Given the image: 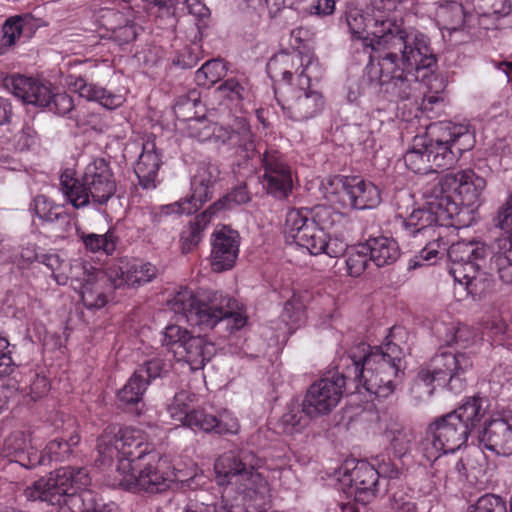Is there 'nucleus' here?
Instances as JSON below:
<instances>
[{
	"label": "nucleus",
	"mask_w": 512,
	"mask_h": 512,
	"mask_svg": "<svg viewBox=\"0 0 512 512\" xmlns=\"http://www.w3.org/2000/svg\"><path fill=\"white\" fill-rule=\"evenodd\" d=\"M68 85L69 88L73 92L78 93L80 97L88 101L97 102L106 109H115L120 107L124 102L122 95L108 91L106 88L95 83H88L81 77L71 79Z\"/></svg>",
	"instance_id": "nucleus-29"
},
{
	"label": "nucleus",
	"mask_w": 512,
	"mask_h": 512,
	"mask_svg": "<svg viewBox=\"0 0 512 512\" xmlns=\"http://www.w3.org/2000/svg\"><path fill=\"white\" fill-rule=\"evenodd\" d=\"M2 453L10 461L19 463L27 469L43 465L30 432L14 431L4 441Z\"/></svg>",
	"instance_id": "nucleus-26"
},
{
	"label": "nucleus",
	"mask_w": 512,
	"mask_h": 512,
	"mask_svg": "<svg viewBox=\"0 0 512 512\" xmlns=\"http://www.w3.org/2000/svg\"><path fill=\"white\" fill-rule=\"evenodd\" d=\"M345 384V376L342 374H335L312 384L303 401L305 414L316 417L332 411L343 395Z\"/></svg>",
	"instance_id": "nucleus-17"
},
{
	"label": "nucleus",
	"mask_w": 512,
	"mask_h": 512,
	"mask_svg": "<svg viewBox=\"0 0 512 512\" xmlns=\"http://www.w3.org/2000/svg\"><path fill=\"white\" fill-rule=\"evenodd\" d=\"M81 299L87 308H101L106 304L105 295L93 285H84L80 289Z\"/></svg>",
	"instance_id": "nucleus-62"
},
{
	"label": "nucleus",
	"mask_w": 512,
	"mask_h": 512,
	"mask_svg": "<svg viewBox=\"0 0 512 512\" xmlns=\"http://www.w3.org/2000/svg\"><path fill=\"white\" fill-rule=\"evenodd\" d=\"M34 211L40 219L54 222L61 217L62 207L45 195H38L34 198Z\"/></svg>",
	"instance_id": "nucleus-52"
},
{
	"label": "nucleus",
	"mask_w": 512,
	"mask_h": 512,
	"mask_svg": "<svg viewBox=\"0 0 512 512\" xmlns=\"http://www.w3.org/2000/svg\"><path fill=\"white\" fill-rule=\"evenodd\" d=\"M219 179L218 167L212 164L200 165L192 180V198L199 203L201 207L203 203L208 201L212 196L214 184Z\"/></svg>",
	"instance_id": "nucleus-35"
},
{
	"label": "nucleus",
	"mask_w": 512,
	"mask_h": 512,
	"mask_svg": "<svg viewBox=\"0 0 512 512\" xmlns=\"http://www.w3.org/2000/svg\"><path fill=\"white\" fill-rule=\"evenodd\" d=\"M493 224L502 233L494 242L491 268L503 282L512 284V193L497 210Z\"/></svg>",
	"instance_id": "nucleus-15"
},
{
	"label": "nucleus",
	"mask_w": 512,
	"mask_h": 512,
	"mask_svg": "<svg viewBox=\"0 0 512 512\" xmlns=\"http://www.w3.org/2000/svg\"><path fill=\"white\" fill-rule=\"evenodd\" d=\"M23 32V18L20 16L11 17L3 25L2 44L11 47L19 39Z\"/></svg>",
	"instance_id": "nucleus-60"
},
{
	"label": "nucleus",
	"mask_w": 512,
	"mask_h": 512,
	"mask_svg": "<svg viewBox=\"0 0 512 512\" xmlns=\"http://www.w3.org/2000/svg\"><path fill=\"white\" fill-rule=\"evenodd\" d=\"M203 230L199 223H191L186 227L180 237L182 253L191 252L202 240Z\"/></svg>",
	"instance_id": "nucleus-59"
},
{
	"label": "nucleus",
	"mask_w": 512,
	"mask_h": 512,
	"mask_svg": "<svg viewBox=\"0 0 512 512\" xmlns=\"http://www.w3.org/2000/svg\"><path fill=\"white\" fill-rule=\"evenodd\" d=\"M68 85L69 88L73 92L78 93L80 97L88 101L97 102L106 109H115L120 107L124 102L122 95L108 91L106 88L95 83H88L81 77L71 79Z\"/></svg>",
	"instance_id": "nucleus-30"
},
{
	"label": "nucleus",
	"mask_w": 512,
	"mask_h": 512,
	"mask_svg": "<svg viewBox=\"0 0 512 512\" xmlns=\"http://www.w3.org/2000/svg\"><path fill=\"white\" fill-rule=\"evenodd\" d=\"M148 380L142 379L140 373L134 372L124 387L118 392V400L123 404H135L142 400L147 389Z\"/></svg>",
	"instance_id": "nucleus-42"
},
{
	"label": "nucleus",
	"mask_w": 512,
	"mask_h": 512,
	"mask_svg": "<svg viewBox=\"0 0 512 512\" xmlns=\"http://www.w3.org/2000/svg\"><path fill=\"white\" fill-rule=\"evenodd\" d=\"M159 167L160 159L158 154L155 152L154 144H145L134 168L139 184L144 189H154L156 187Z\"/></svg>",
	"instance_id": "nucleus-33"
},
{
	"label": "nucleus",
	"mask_w": 512,
	"mask_h": 512,
	"mask_svg": "<svg viewBox=\"0 0 512 512\" xmlns=\"http://www.w3.org/2000/svg\"><path fill=\"white\" fill-rule=\"evenodd\" d=\"M72 450H70L69 445L64 443L62 440H52L50 441L43 452L39 455V458H43L44 464L52 462V461H65L69 459Z\"/></svg>",
	"instance_id": "nucleus-54"
},
{
	"label": "nucleus",
	"mask_w": 512,
	"mask_h": 512,
	"mask_svg": "<svg viewBox=\"0 0 512 512\" xmlns=\"http://www.w3.org/2000/svg\"><path fill=\"white\" fill-rule=\"evenodd\" d=\"M91 477L87 468L65 466L27 486L23 495L28 501L58 506V512H111L98 509L96 495L88 487Z\"/></svg>",
	"instance_id": "nucleus-3"
},
{
	"label": "nucleus",
	"mask_w": 512,
	"mask_h": 512,
	"mask_svg": "<svg viewBox=\"0 0 512 512\" xmlns=\"http://www.w3.org/2000/svg\"><path fill=\"white\" fill-rule=\"evenodd\" d=\"M7 87L25 104L47 107L51 100V89L47 83L22 75L12 76Z\"/></svg>",
	"instance_id": "nucleus-27"
},
{
	"label": "nucleus",
	"mask_w": 512,
	"mask_h": 512,
	"mask_svg": "<svg viewBox=\"0 0 512 512\" xmlns=\"http://www.w3.org/2000/svg\"><path fill=\"white\" fill-rule=\"evenodd\" d=\"M471 147L472 137L465 126L438 122L431 124L424 135L412 139L403 160L414 173H436L455 165Z\"/></svg>",
	"instance_id": "nucleus-2"
},
{
	"label": "nucleus",
	"mask_w": 512,
	"mask_h": 512,
	"mask_svg": "<svg viewBox=\"0 0 512 512\" xmlns=\"http://www.w3.org/2000/svg\"><path fill=\"white\" fill-rule=\"evenodd\" d=\"M149 445L142 431L131 428L109 427L98 438L97 449L102 462L118 457V461L123 458H134L141 450L149 452Z\"/></svg>",
	"instance_id": "nucleus-14"
},
{
	"label": "nucleus",
	"mask_w": 512,
	"mask_h": 512,
	"mask_svg": "<svg viewBox=\"0 0 512 512\" xmlns=\"http://www.w3.org/2000/svg\"><path fill=\"white\" fill-rule=\"evenodd\" d=\"M468 512H507V507L501 497L485 494L468 508Z\"/></svg>",
	"instance_id": "nucleus-55"
},
{
	"label": "nucleus",
	"mask_w": 512,
	"mask_h": 512,
	"mask_svg": "<svg viewBox=\"0 0 512 512\" xmlns=\"http://www.w3.org/2000/svg\"><path fill=\"white\" fill-rule=\"evenodd\" d=\"M425 206L413 210L407 219L403 221V226L408 234L416 236L421 233L435 232L434 226L454 225L449 222L457 217V207L447 198H440L434 194V188L431 186L425 193Z\"/></svg>",
	"instance_id": "nucleus-12"
},
{
	"label": "nucleus",
	"mask_w": 512,
	"mask_h": 512,
	"mask_svg": "<svg viewBox=\"0 0 512 512\" xmlns=\"http://www.w3.org/2000/svg\"><path fill=\"white\" fill-rule=\"evenodd\" d=\"M200 208L199 203H197L192 196L180 199L179 201H176L171 204L163 205L160 207V214L161 215H189L192 214Z\"/></svg>",
	"instance_id": "nucleus-58"
},
{
	"label": "nucleus",
	"mask_w": 512,
	"mask_h": 512,
	"mask_svg": "<svg viewBox=\"0 0 512 512\" xmlns=\"http://www.w3.org/2000/svg\"><path fill=\"white\" fill-rule=\"evenodd\" d=\"M48 106H50L55 113L64 116L73 110L74 102L72 97L66 92L51 93V100Z\"/></svg>",
	"instance_id": "nucleus-63"
},
{
	"label": "nucleus",
	"mask_w": 512,
	"mask_h": 512,
	"mask_svg": "<svg viewBox=\"0 0 512 512\" xmlns=\"http://www.w3.org/2000/svg\"><path fill=\"white\" fill-rule=\"evenodd\" d=\"M486 180L472 170H461L444 175L433 184L434 194L440 198H447L456 205L457 217L462 208L477 203L486 188Z\"/></svg>",
	"instance_id": "nucleus-13"
},
{
	"label": "nucleus",
	"mask_w": 512,
	"mask_h": 512,
	"mask_svg": "<svg viewBox=\"0 0 512 512\" xmlns=\"http://www.w3.org/2000/svg\"><path fill=\"white\" fill-rule=\"evenodd\" d=\"M472 367V360L465 353H441L432 358L427 368L419 371L414 387L425 386L427 394L431 395L433 388L430 386L436 382L438 385H447L454 393H460L465 387V374Z\"/></svg>",
	"instance_id": "nucleus-9"
},
{
	"label": "nucleus",
	"mask_w": 512,
	"mask_h": 512,
	"mask_svg": "<svg viewBox=\"0 0 512 512\" xmlns=\"http://www.w3.org/2000/svg\"><path fill=\"white\" fill-rule=\"evenodd\" d=\"M303 413L305 412L303 409L301 410L298 405H288L286 412L279 420V426L282 428V431L287 434H294L302 431L307 424Z\"/></svg>",
	"instance_id": "nucleus-48"
},
{
	"label": "nucleus",
	"mask_w": 512,
	"mask_h": 512,
	"mask_svg": "<svg viewBox=\"0 0 512 512\" xmlns=\"http://www.w3.org/2000/svg\"><path fill=\"white\" fill-rule=\"evenodd\" d=\"M49 389L50 384L48 379L45 376L34 373L31 375L29 385L27 388H25V391L32 400H37L45 396Z\"/></svg>",
	"instance_id": "nucleus-61"
},
{
	"label": "nucleus",
	"mask_w": 512,
	"mask_h": 512,
	"mask_svg": "<svg viewBox=\"0 0 512 512\" xmlns=\"http://www.w3.org/2000/svg\"><path fill=\"white\" fill-rule=\"evenodd\" d=\"M233 487L243 501L253 502L256 506L264 505L270 497L269 483L256 467H248L242 472Z\"/></svg>",
	"instance_id": "nucleus-28"
},
{
	"label": "nucleus",
	"mask_w": 512,
	"mask_h": 512,
	"mask_svg": "<svg viewBox=\"0 0 512 512\" xmlns=\"http://www.w3.org/2000/svg\"><path fill=\"white\" fill-rule=\"evenodd\" d=\"M179 480L169 459L153 449L149 452L141 450L131 459H120L114 474L115 483L132 492H162Z\"/></svg>",
	"instance_id": "nucleus-7"
},
{
	"label": "nucleus",
	"mask_w": 512,
	"mask_h": 512,
	"mask_svg": "<svg viewBox=\"0 0 512 512\" xmlns=\"http://www.w3.org/2000/svg\"><path fill=\"white\" fill-rule=\"evenodd\" d=\"M277 101L284 115L292 121L304 122L320 115L326 105L322 92L313 89L309 75L303 69L299 74V85L283 87Z\"/></svg>",
	"instance_id": "nucleus-10"
},
{
	"label": "nucleus",
	"mask_w": 512,
	"mask_h": 512,
	"mask_svg": "<svg viewBox=\"0 0 512 512\" xmlns=\"http://www.w3.org/2000/svg\"><path fill=\"white\" fill-rule=\"evenodd\" d=\"M262 166L263 188L276 198H286L292 190L293 177L291 168L283 156L276 150H267L262 156Z\"/></svg>",
	"instance_id": "nucleus-19"
},
{
	"label": "nucleus",
	"mask_w": 512,
	"mask_h": 512,
	"mask_svg": "<svg viewBox=\"0 0 512 512\" xmlns=\"http://www.w3.org/2000/svg\"><path fill=\"white\" fill-rule=\"evenodd\" d=\"M369 345L358 343L350 349L348 359L352 367L348 373L364 386L367 392L379 398L391 395L398 383L403 352L391 342L369 351Z\"/></svg>",
	"instance_id": "nucleus-5"
},
{
	"label": "nucleus",
	"mask_w": 512,
	"mask_h": 512,
	"mask_svg": "<svg viewBox=\"0 0 512 512\" xmlns=\"http://www.w3.org/2000/svg\"><path fill=\"white\" fill-rule=\"evenodd\" d=\"M69 279L79 284V289L84 285H94L99 272L88 262L75 260L69 263Z\"/></svg>",
	"instance_id": "nucleus-47"
},
{
	"label": "nucleus",
	"mask_w": 512,
	"mask_h": 512,
	"mask_svg": "<svg viewBox=\"0 0 512 512\" xmlns=\"http://www.w3.org/2000/svg\"><path fill=\"white\" fill-rule=\"evenodd\" d=\"M157 273L158 270L153 264L128 258L115 259L105 269L106 276L115 288L143 285L152 281Z\"/></svg>",
	"instance_id": "nucleus-21"
},
{
	"label": "nucleus",
	"mask_w": 512,
	"mask_h": 512,
	"mask_svg": "<svg viewBox=\"0 0 512 512\" xmlns=\"http://www.w3.org/2000/svg\"><path fill=\"white\" fill-rule=\"evenodd\" d=\"M260 460L251 451H242L239 454L233 452H227L218 457L214 464V470L216 473V480L218 484H228L231 487H227L223 493V499L225 503H228L230 495L233 491V485L245 472L248 467H259Z\"/></svg>",
	"instance_id": "nucleus-22"
},
{
	"label": "nucleus",
	"mask_w": 512,
	"mask_h": 512,
	"mask_svg": "<svg viewBox=\"0 0 512 512\" xmlns=\"http://www.w3.org/2000/svg\"><path fill=\"white\" fill-rule=\"evenodd\" d=\"M385 32L374 47L379 55H370L366 73L372 82L393 84L399 97L407 99L419 86L416 73L436 64L429 38L414 29H407L402 19L384 23Z\"/></svg>",
	"instance_id": "nucleus-1"
},
{
	"label": "nucleus",
	"mask_w": 512,
	"mask_h": 512,
	"mask_svg": "<svg viewBox=\"0 0 512 512\" xmlns=\"http://www.w3.org/2000/svg\"><path fill=\"white\" fill-rule=\"evenodd\" d=\"M170 307L188 323L204 330L213 329L222 320L231 321V329L235 330L246 324V317L239 311L237 301L218 291L195 294L188 288H181L170 301Z\"/></svg>",
	"instance_id": "nucleus-6"
},
{
	"label": "nucleus",
	"mask_w": 512,
	"mask_h": 512,
	"mask_svg": "<svg viewBox=\"0 0 512 512\" xmlns=\"http://www.w3.org/2000/svg\"><path fill=\"white\" fill-rule=\"evenodd\" d=\"M369 248L364 244H359L352 247L347 252L346 268L347 272L352 277L360 276L366 269L370 260Z\"/></svg>",
	"instance_id": "nucleus-46"
},
{
	"label": "nucleus",
	"mask_w": 512,
	"mask_h": 512,
	"mask_svg": "<svg viewBox=\"0 0 512 512\" xmlns=\"http://www.w3.org/2000/svg\"><path fill=\"white\" fill-rule=\"evenodd\" d=\"M309 223H313L319 229L329 233L334 226L340 224L343 220L341 213L335 212L332 208L319 205L309 210Z\"/></svg>",
	"instance_id": "nucleus-43"
},
{
	"label": "nucleus",
	"mask_w": 512,
	"mask_h": 512,
	"mask_svg": "<svg viewBox=\"0 0 512 512\" xmlns=\"http://www.w3.org/2000/svg\"><path fill=\"white\" fill-rule=\"evenodd\" d=\"M214 123L208 119L191 118L187 122L186 133L190 138H194L200 142L210 141L213 138Z\"/></svg>",
	"instance_id": "nucleus-53"
},
{
	"label": "nucleus",
	"mask_w": 512,
	"mask_h": 512,
	"mask_svg": "<svg viewBox=\"0 0 512 512\" xmlns=\"http://www.w3.org/2000/svg\"><path fill=\"white\" fill-rule=\"evenodd\" d=\"M60 190L66 201L75 209L87 207L92 202L84 177L76 178L69 169L60 175Z\"/></svg>",
	"instance_id": "nucleus-32"
},
{
	"label": "nucleus",
	"mask_w": 512,
	"mask_h": 512,
	"mask_svg": "<svg viewBox=\"0 0 512 512\" xmlns=\"http://www.w3.org/2000/svg\"><path fill=\"white\" fill-rule=\"evenodd\" d=\"M83 177L94 205H104L114 196L116 182L109 164L104 159H95L89 163Z\"/></svg>",
	"instance_id": "nucleus-23"
},
{
	"label": "nucleus",
	"mask_w": 512,
	"mask_h": 512,
	"mask_svg": "<svg viewBox=\"0 0 512 512\" xmlns=\"http://www.w3.org/2000/svg\"><path fill=\"white\" fill-rule=\"evenodd\" d=\"M369 248L370 260L378 267L391 265L397 261L400 256V249L397 242L390 237L379 236L370 238L365 242Z\"/></svg>",
	"instance_id": "nucleus-34"
},
{
	"label": "nucleus",
	"mask_w": 512,
	"mask_h": 512,
	"mask_svg": "<svg viewBox=\"0 0 512 512\" xmlns=\"http://www.w3.org/2000/svg\"><path fill=\"white\" fill-rule=\"evenodd\" d=\"M239 234L228 226L217 227L211 240L210 261L212 270L222 272L231 269L239 253Z\"/></svg>",
	"instance_id": "nucleus-24"
},
{
	"label": "nucleus",
	"mask_w": 512,
	"mask_h": 512,
	"mask_svg": "<svg viewBox=\"0 0 512 512\" xmlns=\"http://www.w3.org/2000/svg\"><path fill=\"white\" fill-rule=\"evenodd\" d=\"M371 20L372 19H367L358 9H351L346 13V24L352 40H361L364 47H368L372 50V55H379L380 50H377L373 44L378 42L380 35L385 32L384 23L395 21L396 18L375 15L373 19L374 30L369 34L366 29Z\"/></svg>",
	"instance_id": "nucleus-25"
},
{
	"label": "nucleus",
	"mask_w": 512,
	"mask_h": 512,
	"mask_svg": "<svg viewBox=\"0 0 512 512\" xmlns=\"http://www.w3.org/2000/svg\"><path fill=\"white\" fill-rule=\"evenodd\" d=\"M113 19L119 23L118 26H107L111 31L110 38L119 45L128 44L137 37L136 26L127 20L122 13L115 12L112 14Z\"/></svg>",
	"instance_id": "nucleus-45"
},
{
	"label": "nucleus",
	"mask_w": 512,
	"mask_h": 512,
	"mask_svg": "<svg viewBox=\"0 0 512 512\" xmlns=\"http://www.w3.org/2000/svg\"><path fill=\"white\" fill-rule=\"evenodd\" d=\"M482 261L451 264L450 274L468 295H477L483 288L484 274L480 272Z\"/></svg>",
	"instance_id": "nucleus-31"
},
{
	"label": "nucleus",
	"mask_w": 512,
	"mask_h": 512,
	"mask_svg": "<svg viewBox=\"0 0 512 512\" xmlns=\"http://www.w3.org/2000/svg\"><path fill=\"white\" fill-rule=\"evenodd\" d=\"M487 400L481 397L466 398L454 411L436 418L421 441L423 456L435 461L441 455L454 453L467 443L468 437L484 418Z\"/></svg>",
	"instance_id": "nucleus-4"
},
{
	"label": "nucleus",
	"mask_w": 512,
	"mask_h": 512,
	"mask_svg": "<svg viewBox=\"0 0 512 512\" xmlns=\"http://www.w3.org/2000/svg\"><path fill=\"white\" fill-rule=\"evenodd\" d=\"M215 424V415L209 414L204 410L198 409L192 410L190 412V416L188 417V420L184 426H187L191 429H198L206 433H214Z\"/></svg>",
	"instance_id": "nucleus-56"
},
{
	"label": "nucleus",
	"mask_w": 512,
	"mask_h": 512,
	"mask_svg": "<svg viewBox=\"0 0 512 512\" xmlns=\"http://www.w3.org/2000/svg\"><path fill=\"white\" fill-rule=\"evenodd\" d=\"M452 264L468 261H485L488 255L487 246L480 241H458L453 243L448 251Z\"/></svg>",
	"instance_id": "nucleus-37"
},
{
	"label": "nucleus",
	"mask_w": 512,
	"mask_h": 512,
	"mask_svg": "<svg viewBox=\"0 0 512 512\" xmlns=\"http://www.w3.org/2000/svg\"><path fill=\"white\" fill-rule=\"evenodd\" d=\"M435 19L441 30L454 32L462 29L466 20V12L462 4L450 1L439 4L435 12Z\"/></svg>",
	"instance_id": "nucleus-36"
},
{
	"label": "nucleus",
	"mask_w": 512,
	"mask_h": 512,
	"mask_svg": "<svg viewBox=\"0 0 512 512\" xmlns=\"http://www.w3.org/2000/svg\"><path fill=\"white\" fill-rule=\"evenodd\" d=\"M295 63L300 64L302 67L301 71L303 69L306 71L313 64L317 65V62H314V60L308 55L304 56L301 53H295L293 55L280 54L268 63L267 69L270 73L277 74V72H280L284 80L290 81L292 73L287 68L289 64L293 65Z\"/></svg>",
	"instance_id": "nucleus-38"
},
{
	"label": "nucleus",
	"mask_w": 512,
	"mask_h": 512,
	"mask_svg": "<svg viewBox=\"0 0 512 512\" xmlns=\"http://www.w3.org/2000/svg\"><path fill=\"white\" fill-rule=\"evenodd\" d=\"M309 209H291L285 218L284 232L298 246L307 249L311 255L326 254L337 258L347 250V243L339 237H331L308 220Z\"/></svg>",
	"instance_id": "nucleus-8"
},
{
	"label": "nucleus",
	"mask_w": 512,
	"mask_h": 512,
	"mask_svg": "<svg viewBox=\"0 0 512 512\" xmlns=\"http://www.w3.org/2000/svg\"><path fill=\"white\" fill-rule=\"evenodd\" d=\"M162 344L178 361L186 362L191 370H200L215 356L214 343L205 337L193 336L178 325L166 327Z\"/></svg>",
	"instance_id": "nucleus-11"
},
{
	"label": "nucleus",
	"mask_w": 512,
	"mask_h": 512,
	"mask_svg": "<svg viewBox=\"0 0 512 512\" xmlns=\"http://www.w3.org/2000/svg\"><path fill=\"white\" fill-rule=\"evenodd\" d=\"M164 370V362L161 359L155 358L145 362L138 369L136 373H140L142 379L148 380V384L151 380L159 377Z\"/></svg>",
	"instance_id": "nucleus-64"
},
{
	"label": "nucleus",
	"mask_w": 512,
	"mask_h": 512,
	"mask_svg": "<svg viewBox=\"0 0 512 512\" xmlns=\"http://www.w3.org/2000/svg\"><path fill=\"white\" fill-rule=\"evenodd\" d=\"M81 240L85 248L92 253L103 252L110 255L116 250L117 238L111 229L104 234H82Z\"/></svg>",
	"instance_id": "nucleus-40"
},
{
	"label": "nucleus",
	"mask_w": 512,
	"mask_h": 512,
	"mask_svg": "<svg viewBox=\"0 0 512 512\" xmlns=\"http://www.w3.org/2000/svg\"><path fill=\"white\" fill-rule=\"evenodd\" d=\"M384 435L389 441L394 452L399 455H405L411 447L414 439L412 432L406 430L401 424L393 422L386 428Z\"/></svg>",
	"instance_id": "nucleus-41"
},
{
	"label": "nucleus",
	"mask_w": 512,
	"mask_h": 512,
	"mask_svg": "<svg viewBox=\"0 0 512 512\" xmlns=\"http://www.w3.org/2000/svg\"><path fill=\"white\" fill-rule=\"evenodd\" d=\"M216 424L214 433L219 435H235L240 430V423L238 418L229 410H222L215 415Z\"/></svg>",
	"instance_id": "nucleus-57"
},
{
	"label": "nucleus",
	"mask_w": 512,
	"mask_h": 512,
	"mask_svg": "<svg viewBox=\"0 0 512 512\" xmlns=\"http://www.w3.org/2000/svg\"><path fill=\"white\" fill-rule=\"evenodd\" d=\"M250 200L245 186H238L230 193L214 202L203 212V217L211 219L224 211L231 210L237 205L245 204Z\"/></svg>",
	"instance_id": "nucleus-39"
},
{
	"label": "nucleus",
	"mask_w": 512,
	"mask_h": 512,
	"mask_svg": "<svg viewBox=\"0 0 512 512\" xmlns=\"http://www.w3.org/2000/svg\"><path fill=\"white\" fill-rule=\"evenodd\" d=\"M282 320L290 326H299L305 320V306L299 295H293L284 305Z\"/></svg>",
	"instance_id": "nucleus-51"
},
{
	"label": "nucleus",
	"mask_w": 512,
	"mask_h": 512,
	"mask_svg": "<svg viewBox=\"0 0 512 512\" xmlns=\"http://www.w3.org/2000/svg\"><path fill=\"white\" fill-rule=\"evenodd\" d=\"M226 74L225 65L219 60H209L195 73V81L199 86L211 87Z\"/></svg>",
	"instance_id": "nucleus-44"
},
{
	"label": "nucleus",
	"mask_w": 512,
	"mask_h": 512,
	"mask_svg": "<svg viewBox=\"0 0 512 512\" xmlns=\"http://www.w3.org/2000/svg\"><path fill=\"white\" fill-rule=\"evenodd\" d=\"M194 401V395L187 391L176 393L172 403L168 407V412L172 419L180 422L183 426L190 416V404Z\"/></svg>",
	"instance_id": "nucleus-49"
},
{
	"label": "nucleus",
	"mask_w": 512,
	"mask_h": 512,
	"mask_svg": "<svg viewBox=\"0 0 512 512\" xmlns=\"http://www.w3.org/2000/svg\"><path fill=\"white\" fill-rule=\"evenodd\" d=\"M477 333L467 325L452 326L444 341L448 345L456 344L460 348H469L478 342Z\"/></svg>",
	"instance_id": "nucleus-50"
},
{
	"label": "nucleus",
	"mask_w": 512,
	"mask_h": 512,
	"mask_svg": "<svg viewBox=\"0 0 512 512\" xmlns=\"http://www.w3.org/2000/svg\"><path fill=\"white\" fill-rule=\"evenodd\" d=\"M377 471L367 462H359L352 470H345L339 478L340 489L347 498L367 503L375 495Z\"/></svg>",
	"instance_id": "nucleus-20"
},
{
	"label": "nucleus",
	"mask_w": 512,
	"mask_h": 512,
	"mask_svg": "<svg viewBox=\"0 0 512 512\" xmlns=\"http://www.w3.org/2000/svg\"><path fill=\"white\" fill-rule=\"evenodd\" d=\"M478 441L497 455H512V412H499L490 416L478 430Z\"/></svg>",
	"instance_id": "nucleus-18"
},
{
	"label": "nucleus",
	"mask_w": 512,
	"mask_h": 512,
	"mask_svg": "<svg viewBox=\"0 0 512 512\" xmlns=\"http://www.w3.org/2000/svg\"><path fill=\"white\" fill-rule=\"evenodd\" d=\"M339 195V202L344 207L353 209H372L380 201L379 189L370 181L357 176H337L330 181Z\"/></svg>",
	"instance_id": "nucleus-16"
}]
</instances>
